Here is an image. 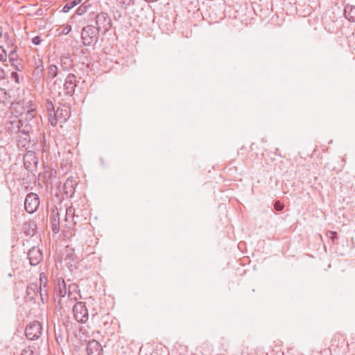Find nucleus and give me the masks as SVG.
Listing matches in <instances>:
<instances>
[{
	"label": "nucleus",
	"instance_id": "1",
	"mask_svg": "<svg viewBox=\"0 0 355 355\" xmlns=\"http://www.w3.org/2000/svg\"><path fill=\"white\" fill-rule=\"evenodd\" d=\"M76 182L72 178H67L63 185L58 186L55 189V196L60 202L73 196Z\"/></svg>",
	"mask_w": 355,
	"mask_h": 355
},
{
	"label": "nucleus",
	"instance_id": "2",
	"mask_svg": "<svg viewBox=\"0 0 355 355\" xmlns=\"http://www.w3.org/2000/svg\"><path fill=\"white\" fill-rule=\"evenodd\" d=\"M32 132L33 126L31 123H25L17 136V146L19 148L26 150L30 147L31 134Z\"/></svg>",
	"mask_w": 355,
	"mask_h": 355
},
{
	"label": "nucleus",
	"instance_id": "3",
	"mask_svg": "<svg viewBox=\"0 0 355 355\" xmlns=\"http://www.w3.org/2000/svg\"><path fill=\"white\" fill-rule=\"evenodd\" d=\"M100 31L93 25L84 27L81 32V40L85 46L95 44L98 40Z\"/></svg>",
	"mask_w": 355,
	"mask_h": 355
},
{
	"label": "nucleus",
	"instance_id": "4",
	"mask_svg": "<svg viewBox=\"0 0 355 355\" xmlns=\"http://www.w3.org/2000/svg\"><path fill=\"white\" fill-rule=\"evenodd\" d=\"M70 116V109L67 106L58 107L53 116H50L49 122L53 126H55L58 121L63 123L67 121Z\"/></svg>",
	"mask_w": 355,
	"mask_h": 355
},
{
	"label": "nucleus",
	"instance_id": "5",
	"mask_svg": "<svg viewBox=\"0 0 355 355\" xmlns=\"http://www.w3.org/2000/svg\"><path fill=\"white\" fill-rule=\"evenodd\" d=\"M42 333V326L38 321H33L28 324L25 329V334L28 340L38 339Z\"/></svg>",
	"mask_w": 355,
	"mask_h": 355
},
{
	"label": "nucleus",
	"instance_id": "6",
	"mask_svg": "<svg viewBox=\"0 0 355 355\" xmlns=\"http://www.w3.org/2000/svg\"><path fill=\"white\" fill-rule=\"evenodd\" d=\"M96 25L95 26L103 34H105L111 28L112 22L111 19L105 12H101L96 15Z\"/></svg>",
	"mask_w": 355,
	"mask_h": 355
},
{
	"label": "nucleus",
	"instance_id": "7",
	"mask_svg": "<svg viewBox=\"0 0 355 355\" xmlns=\"http://www.w3.org/2000/svg\"><path fill=\"white\" fill-rule=\"evenodd\" d=\"M40 205V198L37 194L35 193H29L27 194L24 201L25 210L33 214L38 209Z\"/></svg>",
	"mask_w": 355,
	"mask_h": 355
},
{
	"label": "nucleus",
	"instance_id": "8",
	"mask_svg": "<svg viewBox=\"0 0 355 355\" xmlns=\"http://www.w3.org/2000/svg\"><path fill=\"white\" fill-rule=\"evenodd\" d=\"M73 312L78 322L84 323L88 320V311L83 302H77L73 307Z\"/></svg>",
	"mask_w": 355,
	"mask_h": 355
},
{
	"label": "nucleus",
	"instance_id": "9",
	"mask_svg": "<svg viewBox=\"0 0 355 355\" xmlns=\"http://www.w3.org/2000/svg\"><path fill=\"white\" fill-rule=\"evenodd\" d=\"M37 164L38 159L33 151L29 150L24 155V165L28 171H36Z\"/></svg>",
	"mask_w": 355,
	"mask_h": 355
},
{
	"label": "nucleus",
	"instance_id": "10",
	"mask_svg": "<svg viewBox=\"0 0 355 355\" xmlns=\"http://www.w3.org/2000/svg\"><path fill=\"white\" fill-rule=\"evenodd\" d=\"M27 257L31 266H37L43 259V253L37 246L32 247L27 253Z\"/></svg>",
	"mask_w": 355,
	"mask_h": 355
},
{
	"label": "nucleus",
	"instance_id": "11",
	"mask_svg": "<svg viewBox=\"0 0 355 355\" xmlns=\"http://www.w3.org/2000/svg\"><path fill=\"white\" fill-rule=\"evenodd\" d=\"M25 123H29V122L27 120L15 118L7 123V131L10 134H19Z\"/></svg>",
	"mask_w": 355,
	"mask_h": 355
},
{
	"label": "nucleus",
	"instance_id": "12",
	"mask_svg": "<svg viewBox=\"0 0 355 355\" xmlns=\"http://www.w3.org/2000/svg\"><path fill=\"white\" fill-rule=\"evenodd\" d=\"M44 70L43 61L41 59H38L37 61H35V67L33 72V78L35 83L37 85L43 83L44 78Z\"/></svg>",
	"mask_w": 355,
	"mask_h": 355
},
{
	"label": "nucleus",
	"instance_id": "13",
	"mask_svg": "<svg viewBox=\"0 0 355 355\" xmlns=\"http://www.w3.org/2000/svg\"><path fill=\"white\" fill-rule=\"evenodd\" d=\"M76 87V77L73 73H69L64 83V92L67 96H72Z\"/></svg>",
	"mask_w": 355,
	"mask_h": 355
},
{
	"label": "nucleus",
	"instance_id": "14",
	"mask_svg": "<svg viewBox=\"0 0 355 355\" xmlns=\"http://www.w3.org/2000/svg\"><path fill=\"white\" fill-rule=\"evenodd\" d=\"M66 256L64 259L65 264L67 266L71 271L77 268L76 264L78 263V257H76L74 250L73 248H68L66 250Z\"/></svg>",
	"mask_w": 355,
	"mask_h": 355
},
{
	"label": "nucleus",
	"instance_id": "15",
	"mask_svg": "<svg viewBox=\"0 0 355 355\" xmlns=\"http://www.w3.org/2000/svg\"><path fill=\"white\" fill-rule=\"evenodd\" d=\"M8 58L10 65L15 70L21 71L24 69L23 61L21 58H19L17 53H14L13 51L9 52Z\"/></svg>",
	"mask_w": 355,
	"mask_h": 355
},
{
	"label": "nucleus",
	"instance_id": "16",
	"mask_svg": "<svg viewBox=\"0 0 355 355\" xmlns=\"http://www.w3.org/2000/svg\"><path fill=\"white\" fill-rule=\"evenodd\" d=\"M50 221L53 233H58L60 231V215L57 207H54L51 209Z\"/></svg>",
	"mask_w": 355,
	"mask_h": 355
},
{
	"label": "nucleus",
	"instance_id": "17",
	"mask_svg": "<svg viewBox=\"0 0 355 355\" xmlns=\"http://www.w3.org/2000/svg\"><path fill=\"white\" fill-rule=\"evenodd\" d=\"M86 350L88 355H101L103 352L100 343L96 340L87 343Z\"/></svg>",
	"mask_w": 355,
	"mask_h": 355
},
{
	"label": "nucleus",
	"instance_id": "18",
	"mask_svg": "<svg viewBox=\"0 0 355 355\" xmlns=\"http://www.w3.org/2000/svg\"><path fill=\"white\" fill-rule=\"evenodd\" d=\"M116 323H114L113 318L107 315L102 318V330L105 334H112Z\"/></svg>",
	"mask_w": 355,
	"mask_h": 355
},
{
	"label": "nucleus",
	"instance_id": "19",
	"mask_svg": "<svg viewBox=\"0 0 355 355\" xmlns=\"http://www.w3.org/2000/svg\"><path fill=\"white\" fill-rule=\"evenodd\" d=\"M38 292V285L36 283H31L27 286L25 298L28 301H31L35 299Z\"/></svg>",
	"mask_w": 355,
	"mask_h": 355
},
{
	"label": "nucleus",
	"instance_id": "20",
	"mask_svg": "<svg viewBox=\"0 0 355 355\" xmlns=\"http://www.w3.org/2000/svg\"><path fill=\"white\" fill-rule=\"evenodd\" d=\"M66 220H71L75 224L79 222V215L76 214V205H71L66 209Z\"/></svg>",
	"mask_w": 355,
	"mask_h": 355
},
{
	"label": "nucleus",
	"instance_id": "21",
	"mask_svg": "<svg viewBox=\"0 0 355 355\" xmlns=\"http://www.w3.org/2000/svg\"><path fill=\"white\" fill-rule=\"evenodd\" d=\"M345 17L350 22H355V5L347 3L344 7Z\"/></svg>",
	"mask_w": 355,
	"mask_h": 355
},
{
	"label": "nucleus",
	"instance_id": "22",
	"mask_svg": "<svg viewBox=\"0 0 355 355\" xmlns=\"http://www.w3.org/2000/svg\"><path fill=\"white\" fill-rule=\"evenodd\" d=\"M55 292L59 294L60 297H64L67 293L66 283L62 278H58L57 284L55 286Z\"/></svg>",
	"mask_w": 355,
	"mask_h": 355
},
{
	"label": "nucleus",
	"instance_id": "23",
	"mask_svg": "<svg viewBox=\"0 0 355 355\" xmlns=\"http://www.w3.org/2000/svg\"><path fill=\"white\" fill-rule=\"evenodd\" d=\"M60 65L64 71H69L73 67V60L69 55H62L60 58Z\"/></svg>",
	"mask_w": 355,
	"mask_h": 355
},
{
	"label": "nucleus",
	"instance_id": "24",
	"mask_svg": "<svg viewBox=\"0 0 355 355\" xmlns=\"http://www.w3.org/2000/svg\"><path fill=\"white\" fill-rule=\"evenodd\" d=\"M37 225L34 221H28L24 224V233L27 236H33L36 232Z\"/></svg>",
	"mask_w": 355,
	"mask_h": 355
},
{
	"label": "nucleus",
	"instance_id": "25",
	"mask_svg": "<svg viewBox=\"0 0 355 355\" xmlns=\"http://www.w3.org/2000/svg\"><path fill=\"white\" fill-rule=\"evenodd\" d=\"M47 78L52 80L55 78L59 73L58 67L53 64H51L47 67Z\"/></svg>",
	"mask_w": 355,
	"mask_h": 355
},
{
	"label": "nucleus",
	"instance_id": "26",
	"mask_svg": "<svg viewBox=\"0 0 355 355\" xmlns=\"http://www.w3.org/2000/svg\"><path fill=\"white\" fill-rule=\"evenodd\" d=\"M10 95L6 91V89L0 87V103L3 105H6L10 102Z\"/></svg>",
	"mask_w": 355,
	"mask_h": 355
},
{
	"label": "nucleus",
	"instance_id": "27",
	"mask_svg": "<svg viewBox=\"0 0 355 355\" xmlns=\"http://www.w3.org/2000/svg\"><path fill=\"white\" fill-rule=\"evenodd\" d=\"M44 176L49 182L51 179L56 178L57 171L55 169L49 168L44 171Z\"/></svg>",
	"mask_w": 355,
	"mask_h": 355
},
{
	"label": "nucleus",
	"instance_id": "28",
	"mask_svg": "<svg viewBox=\"0 0 355 355\" xmlns=\"http://www.w3.org/2000/svg\"><path fill=\"white\" fill-rule=\"evenodd\" d=\"M80 1L81 0H73L66 3L62 8V12H68L71 8L79 4Z\"/></svg>",
	"mask_w": 355,
	"mask_h": 355
},
{
	"label": "nucleus",
	"instance_id": "29",
	"mask_svg": "<svg viewBox=\"0 0 355 355\" xmlns=\"http://www.w3.org/2000/svg\"><path fill=\"white\" fill-rule=\"evenodd\" d=\"M90 4L87 3V2H85L81 4L78 9L76 10V14L78 15H83L86 13L88 10V8L90 7Z\"/></svg>",
	"mask_w": 355,
	"mask_h": 355
},
{
	"label": "nucleus",
	"instance_id": "30",
	"mask_svg": "<svg viewBox=\"0 0 355 355\" xmlns=\"http://www.w3.org/2000/svg\"><path fill=\"white\" fill-rule=\"evenodd\" d=\"M39 292L41 297V300L42 303H46L49 300V296H48V289L47 288H38Z\"/></svg>",
	"mask_w": 355,
	"mask_h": 355
},
{
	"label": "nucleus",
	"instance_id": "31",
	"mask_svg": "<svg viewBox=\"0 0 355 355\" xmlns=\"http://www.w3.org/2000/svg\"><path fill=\"white\" fill-rule=\"evenodd\" d=\"M48 278L44 272L40 274V285L38 288H47Z\"/></svg>",
	"mask_w": 355,
	"mask_h": 355
},
{
	"label": "nucleus",
	"instance_id": "32",
	"mask_svg": "<svg viewBox=\"0 0 355 355\" xmlns=\"http://www.w3.org/2000/svg\"><path fill=\"white\" fill-rule=\"evenodd\" d=\"M46 107L49 114V118L50 117V116H53L54 112H55V110L52 101H50L49 99L46 100Z\"/></svg>",
	"mask_w": 355,
	"mask_h": 355
},
{
	"label": "nucleus",
	"instance_id": "33",
	"mask_svg": "<svg viewBox=\"0 0 355 355\" xmlns=\"http://www.w3.org/2000/svg\"><path fill=\"white\" fill-rule=\"evenodd\" d=\"M327 236L331 240V242L334 244L338 243V234L334 231H327Z\"/></svg>",
	"mask_w": 355,
	"mask_h": 355
},
{
	"label": "nucleus",
	"instance_id": "34",
	"mask_svg": "<svg viewBox=\"0 0 355 355\" xmlns=\"http://www.w3.org/2000/svg\"><path fill=\"white\" fill-rule=\"evenodd\" d=\"M35 116V110L33 109L28 110L25 114L24 118H21L23 120H27L29 123L33 119Z\"/></svg>",
	"mask_w": 355,
	"mask_h": 355
},
{
	"label": "nucleus",
	"instance_id": "35",
	"mask_svg": "<svg viewBox=\"0 0 355 355\" xmlns=\"http://www.w3.org/2000/svg\"><path fill=\"white\" fill-rule=\"evenodd\" d=\"M85 199L80 198L79 200L78 203L74 204L76 205V214H78L79 215V218L84 216V214L83 213V210L82 209H80L78 206L79 205V203H81L83 204V206H85Z\"/></svg>",
	"mask_w": 355,
	"mask_h": 355
},
{
	"label": "nucleus",
	"instance_id": "36",
	"mask_svg": "<svg viewBox=\"0 0 355 355\" xmlns=\"http://www.w3.org/2000/svg\"><path fill=\"white\" fill-rule=\"evenodd\" d=\"M8 54L3 46H0V61L2 62H6Z\"/></svg>",
	"mask_w": 355,
	"mask_h": 355
},
{
	"label": "nucleus",
	"instance_id": "37",
	"mask_svg": "<svg viewBox=\"0 0 355 355\" xmlns=\"http://www.w3.org/2000/svg\"><path fill=\"white\" fill-rule=\"evenodd\" d=\"M78 291H79V290H78V286L77 284H71L69 285L67 293H71V294L78 293Z\"/></svg>",
	"mask_w": 355,
	"mask_h": 355
},
{
	"label": "nucleus",
	"instance_id": "38",
	"mask_svg": "<svg viewBox=\"0 0 355 355\" xmlns=\"http://www.w3.org/2000/svg\"><path fill=\"white\" fill-rule=\"evenodd\" d=\"M284 208V205L280 201L277 200L274 203V209L277 211H281Z\"/></svg>",
	"mask_w": 355,
	"mask_h": 355
},
{
	"label": "nucleus",
	"instance_id": "39",
	"mask_svg": "<svg viewBox=\"0 0 355 355\" xmlns=\"http://www.w3.org/2000/svg\"><path fill=\"white\" fill-rule=\"evenodd\" d=\"M116 1L119 4L124 5L125 8H126L128 6L132 5L135 1V0H116Z\"/></svg>",
	"mask_w": 355,
	"mask_h": 355
},
{
	"label": "nucleus",
	"instance_id": "40",
	"mask_svg": "<svg viewBox=\"0 0 355 355\" xmlns=\"http://www.w3.org/2000/svg\"><path fill=\"white\" fill-rule=\"evenodd\" d=\"M21 355H35L33 349L28 347L22 350Z\"/></svg>",
	"mask_w": 355,
	"mask_h": 355
},
{
	"label": "nucleus",
	"instance_id": "41",
	"mask_svg": "<svg viewBox=\"0 0 355 355\" xmlns=\"http://www.w3.org/2000/svg\"><path fill=\"white\" fill-rule=\"evenodd\" d=\"M71 31V26L70 25H67L65 27H64L60 32V35H66L69 34V33Z\"/></svg>",
	"mask_w": 355,
	"mask_h": 355
},
{
	"label": "nucleus",
	"instance_id": "42",
	"mask_svg": "<svg viewBox=\"0 0 355 355\" xmlns=\"http://www.w3.org/2000/svg\"><path fill=\"white\" fill-rule=\"evenodd\" d=\"M15 43L16 41L15 39L14 38L11 40H5V44L7 48L13 47V46L16 45Z\"/></svg>",
	"mask_w": 355,
	"mask_h": 355
},
{
	"label": "nucleus",
	"instance_id": "43",
	"mask_svg": "<svg viewBox=\"0 0 355 355\" xmlns=\"http://www.w3.org/2000/svg\"><path fill=\"white\" fill-rule=\"evenodd\" d=\"M10 77L15 80L16 83L19 84L20 83L19 76L16 71H12L10 74Z\"/></svg>",
	"mask_w": 355,
	"mask_h": 355
},
{
	"label": "nucleus",
	"instance_id": "44",
	"mask_svg": "<svg viewBox=\"0 0 355 355\" xmlns=\"http://www.w3.org/2000/svg\"><path fill=\"white\" fill-rule=\"evenodd\" d=\"M42 42V40H41V37L40 36H35L34 37L33 39H32V42L35 44V45H39Z\"/></svg>",
	"mask_w": 355,
	"mask_h": 355
},
{
	"label": "nucleus",
	"instance_id": "45",
	"mask_svg": "<svg viewBox=\"0 0 355 355\" xmlns=\"http://www.w3.org/2000/svg\"><path fill=\"white\" fill-rule=\"evenodd\" d=\"M336 338H338V340H342L343 342L344 341V336L341 334H336L334 335V338L332 340V342L336 341Z\"/></svg>",
	"mask_w": 355,
	"mask_h": 355
},
{
	"label": "nucleus",
	"instance_id": "46",
	"mask_svg": "<svg viewBox=\"0 0 355 355\" xmlns=\"http://www.w3.org/2000/svg\"><path fill=\"white\" fill-rule=\"evenodd\" d=\"M77 295H80L79 293H73V294L68 293V297L70 299V300L76 301L78 299Z\"/></svg>",
	"mask_w": 355,
	"mask_h": 355
},
{
	"label": "nucleus",
	"instance_id": "47",
	"mask_svg": "<svg viewBox=\"0 0 355 355\" xmlns=\"http://www.w3.org/2000/svg\"><path fill=\"white\" fill-rule=\"evenodd\" d=\"M121 16H122L121 12L119 10H116L114 12V18L116 20L120 19L121 17Z\"/></svg>",
	"mask_w": 355,
	"mask_h": 355
},
{
	"label": "nucleus",
	"instance_id": "48",
	"mask_svg": "<svg viewBox=\"0 0 355 355\" xmlns=\"http://www.w3.org/2000/svg\"><path fill=\"white\" fill-rule=\"evenodd\" d=\"M5 78V71L3 69L0 67V80H3Z\"/></svg>",
	"mask_w": 355,
	"mask_h": 355
},
{
	"label": "nucleus",
	"instance_id": "49",
	"mask_svg": "<svg viewBox=\"0 0 355 355\" xmlns=\"http://www.w3.org/2000/svg\"><path fill=\"white\" fill-rule=\"evenodd\" d=\"M9 49H10L9 52L13 51L14 53H17L18 47L17 45L13 46V47H10Z\"/></svg>",
	"mask_w": 355,
	"mask_h": 355
},
{
	"label": "nucleus",
	"instance_id": "50",
	"mask_svg": "<svg viewBox=\"0 0 355 355\" xmlns=\"http://www.w3.org/2000/svg\"><path fill=\"white\" fill-rule=\"evenodd\" d=\"M3 38H4V41H5V40H8L13 39L12 37H10L8 33H6L3 35Z\"/></svg>",
	"mask_w": 355,
	"mask_h": 355
},
{
	"label": "nucleus",
	"instance_id": "51",
	"mask_svg": "<svg viewBox=\"0 0 355 355\" xmlns=\"http://www.w3.org/2000/svg\"><path fill=\"white\" fill-rule=\"evenodd\" d=\"M144 1H146V2L150 3V2H157L159 0H144Z\"/></svg>",
	"mask_w": 355,
	"mask_h": 355
},
{
	"label": "nucleus",
	"instance_id": "52",
	"mask_svg": "<svg viewBox=\"0 0 355 355\" xmlns=\"http://www.w3.org/2000/svg\"><path fill=\"white\" fill-rule=\"evenodd\" d=\"M2 29L0 27V38L2 37Z\"/></svg>",
	"mask_w": 355,
	"mask_h": 355
}]
</instances>
